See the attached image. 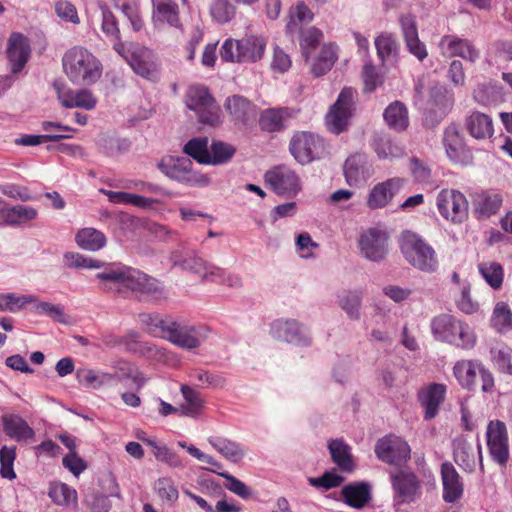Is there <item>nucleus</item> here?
I'll return each mask as SVG.
<instances>
[{
  "label": "nucleus",
  "instance_id": "nucleus-1",
  "mask_svg": "<svg viewBox=\"0 0 512 512\" xmlns=\"http://www.w3.org/2000/svg\"><path fill=\"white\" fill-rule=\"evenodd\" d=\"M66 265L85 269L103 268L95 275L100 289L123 298L133 295L159 298L163 294L157 279L120 262L106 264L79 253H66Z\"/></svg>",
  "mask_w": 512,
  "mask_h": 512
},
{
  "label": "nucleus",
  "instance_id": "nucleus-2",
  "mask_svg": "<svg viewBox=\"0 0 512 512\" xmlns=\"http://www.w3.org/2000/svg\"><path fill=\"white\" fill-rule=\"evenodd\" d=\"M431 331L436 340L463 350H471L477 343L474 329L451 314L435 316L431 321Z\"/></svg>",
  "mask_w": 512,
  "mask_h": 512
},
{
  "label": "nucleus",
  "instance_id": "nucleus-3",
  "mask_svg": "<svg viewBox=\"0 0 512 512\" xmlns=\"http://www.w3.org/2000/svg\"><path fill=\"white\" fill-rule=\"evenodd\" d=\"M101 61L88 49L75 46L66 53V76L74 84L92 85L102 76Z\"/></svg>",
  "mask_w": 512,
  "mask_h": 512
},
{
  "label": "nucleus",
  "instance_id": "nucleus-4",
  "mask_svg": "<svg viewBox=\"0 0 512 512\" xmlns=\"http://www.w3.org/2000/svg\"><path fill=\"white\" fill-rule=\"evenodd\" d=\"M400 248L406 261L414 268L425 273H433L438 269L439 262L434 248L419 235L404 232Z\"/></svg>",
  "mask_w": 512,
  "mask_h": 512
},
{
  "label": "nucleus",
  "instance_id": "nucleus-5",
  "mask_svg": "<svg viewBox=\"0 0 512 512\" xmlns=\"http://www.w3.org/2000/svg\"><path fill=\"white\" fill-rule=\"evenodd\" d=\"M265 48L266 40L261 36L226 39L220 49V57L226 62L254 63L262 59Z\"/></svg>",
  "mask_w": 512,
  "mask_h": 512
},
{
  "label": "nucleus",
  "instance_id": "nucleus-6",
  "mask_svg": "<svg viewBox=\"0 0 512 512\" xmlns=\"http://www.w3.org/2000/svg\"><path fill=\"white\" fill-rule=\"evenodd\" d=\"M184 98L187 108L196 113L199 122L210 126L220 124V107L206 86H190Z\"/></svg>",
  "mask_w": 512,
  "mask_h": 512
},
{
  "label": "nucleus",
  "instance_id": "nucleus-7",
  "mask_svg": "<svg viewBox=\"0 0 512 512\" xmlns=\"http://www.w3.org/2000/svg\"><path fill=\"white\" fill-rule=\"evenodd\" d=\"M453 375L459 385L468 391L476 390L478 378L481 381L482 392L489 393L494 388L492 373L479 360L462 359L457 361L453 367Z\"/></svg>",
  "mask_w": 512,
  "mask_h": 512
},
{
  "label": "nucleus",
  "instance_id": "nucleus-8",
  "mask_svg": "<svg viewBox=\"0 0 512 512\" xmlns=\"http://www.w3.org/2000/svg\"><path fill=\"white\" fill-rule=\"evenodd\" d=\"M356 98V89L345 87L341 90L325 117V124L330 132L340 134L347 130L356 108Z\"/></svg>",
  "mask_w": 512,
  "mask_h": 512
},
{
  "label": "nucleus",
  "instance_id": "nucleus-9",
  "mask_svg": "<svg viewBox=\"0 0 512 512\" xmlns=\"http://www.w3.org/2000/svg\"><path fill=\"white\" fill-rule=\"evenodd\" d=\"M439 214L452 223H462L468 217L466 196L456 189H442L436 197Z\"/></svg>",
  "mask_w": 512,
  "mask_h": 512
},
{
  "label": "nucleus",
  "instance_id": "nucleus-10",
  "mask_svg": "<svg viewBox=\"0 0 512 512\" xmlns=\"http://www.w3.org/2000/svg\"><path fill=\"white\" fill-rule=\"evenodd\" d=\"M388 233L380 228L372 227L363 231L358 240L360 253L366 259L378 262L388 253Z\"/></svg>",
  "mask_w": 512,
  "mask_h": 512
},
{
  "label": "nucleus",
  "instance_id": "nucleus-11",
  "mask_svg": "<svg viewBox=\"0 0 512 512\" xmlns=\"http://www.w3.org/2000/svg\"><path fill=\"white\" fill-rule=\"evenodd\" d=\"M192 162L187 158H163L158 168L170 179L178 182L195 185V184H207L208 178L203 175H198L192 171Z\"/></svg>",
  "mask_w": 512,
  "mask_h": 512
},
{
  "label": "nucleus",
  "instance_id": "nucleus-12",
  "mask_svg": "<svg viewBox=\"0 0 512 512\" xmlns=\"http://www.w3.org/2000/svg\"><path fill=\"white\" fill-rule=\"evenodd\" d=\"M127 62L132 70L140 77L149 80L157 81L160 77V65L158 62L157 54L150 48L144 46L135 47Z\"/></svg>",
  "mask_w": 512,
  "mask_h": 512
},
{
  "label": "nucleus",
  "instance_id": "nucleus-13",
  "mask_svg": "<svg viewBox=\"0 0 512 512\" xmlns=\"http://www.w3.org/2000/svg\"><path fill=\"white\" fill-rule=\"evenodd\" d=\"M411 449L400 437L389 435L379 439L375 446V454L383 462L402 465L410 458Z\"/></svg>",
  "mask_w": 512,
  "mask_h": 512
},
{
  "label": "nucleus",
  "instance_id": "nucleus-14",
  "mask_svg": "<svg viewBox=\"0 0 512 512\" xmlns=\"http://www.w3.org/2000/svg\"><path fill=\"white\" fill-rule=\"evenodd\" d=\"M204 338L200 327L176 321L170 324L165 337L174 345L187 350L198 348Z\"/></svg>",
  "mask_w": 512,
  "mask_h": 512
},
{
  "label": "nucleus",
  "instance_id": "nucleus-15",
  "mask_svg": "<svg viewBox=\"0 0 512 512\" xmlns=\"http://www.w3.org/2000/svg\"><path fill=\"white\" fill-rule=\"evenodd\" d=\"M322 148L321 139L310 132L296 133L289 145L291 154L301 164H307L314 160Z\"/></svg>",
  "mask_w": 512,
  "mask_h": 512
},
{
  "label": "nucleus",
  "instance_id": "nucleus-16",
  "mask_svg": "<svg viewBox=\"0 0 512 512\" xmlns=\"http://www.w3.org/2000/svg\"><path fill=\"white\" fill-rule=\"evenodd\" d=\"M443 145L448 158L456 164H467L472 159V153L465 143V139L456 124L445 128Z\"/></svg>",
  "mask_w": 512,
  "mask_h": 512
},
{
  "label": "nucleus",
  "instance_id": "nucleus-17",
  "mask_svg": "<svg viewBox=\"0 0 512 512\" xmlns=\"http://www.w3.org/2000/svg\"><path fill=\"white\" fill-rule=\"evenodd\" d=\"M265 182L282 196H292L300 190L297 174L285 166L275 167L265 173Z\"/></svg>",
  "mask_w": 512,
  "mask_h": 512
},
{
  "label": "nucleus",
  "instance_id": "nucleus-18",
  "mask_svg": "<svg viewBox=\"0 0 512 512\" xmlns=\"http://www.w3.org/2000/svg\"><path fill=\"white\" fill-rule=\"evenodd\" d=\"M152 22L157 29H181L180 8L176 0H151Z\"/></svg>",
  "mask_w": 512,
  "mask_h": 512
},
{
  "label": "nucleus",
  "instance_id": "nucleus-19",
  "mask_svg": "<svg viewBox=\"0 0 512 512\" xmlns=\"http://www.w3.org/2000/svg\"><path fill=\"white\" fill-rule=\"evenodd\" d=\"M271 332L273 337L287 343L298 346L311 344V338L304 327L296 320H276L272 324Z\"/></svg>",
  "mask_w": 512,
  "mask_h": 512
},
{
  "label": "nucleus",
  "instance_id": "nucleus-20",
  "mask_svg": "<svg viewBox=\"0 0 512 512\" xmlns=\"http://www.w3.org/2000/svg\"><path fill=\"white\" fill-rule=\"evenodd\" d=\"M404 182L403 178L393 177L377 183L368 194L367 206L372 210L386 207L403 187Z\"/></svg>",
  "mask_w": 512,
  "mask_h": 512
},
{
  "label": "nucleus",
  "instance_id": "nucleus-21",
  "mask_svg": "<svg viewBox=\"0 0 512 512\" xmlns=\"http://www.w3.org/2000/svg\"><path fill=\"white\" fill-rule=\"evenodd\" d=\"M446 392V385L440 383H430L418 392V400L424 408L425 419L430 420L437 416Z\"/></svg>",
  "mask_w": 512,
  "mask_h": 512
},
{
  "label": "nucleus",
  "instance_id": "nucleus-22",
  "mask_svg": "<svg viewBox=\"0 0 512 512\" xmlns=\"http://www.w3.org/2000/svg\"><path fill=\"white\" fill-rule=\"evenodd\" d=\"M225 111L235 125H246L256 117V106L241 95H232L224 102Z\"/></svg>",
  "mask_w": 512,
  "mask_h": 512
},
{
  "label": "nucleus",
  "instance_id": "nucleus-23",
  "mask_svg": "<svg viewBox=\"0 0 512 512\" xmlns=\"http://www.w3.org/2000/svg\"><path fill=\"white\" fill-rule=\"evenodd\" d=\"M372 174L367 155L355 153L344 164V175L348 185L357 186L365 182Z\"/></svg>",
  "mask_w": 512,
  "mask_h": 512
},
{
  "label": "nucleus",
  "instance_id": "nucleus-24",
  "mask_svg": "<svg viewBox=\"0 0 512 512\" xmlns=\"http://www.w3.org/2000/svg\"><path fill=\"white\" fill-rule=\"evenodd\" d=\"M392 485L403 503H410L420 495V482L413 472L400 471L392 476Z\"/></svg>",
  "mask_w": 512,
  "mask_h": 512
},
{
  "label": "nucleus",
  "instance_id": "nucleus-25",
  "mask_svg": "<svg viewBox=\"0 0 512 512\" xmlns=\"http://www.w3.org/2000/svg\"><path fill=\"white\" fill-rule=\"evenodd\" d=\"M38 212L34 207L25 205L0 206V227H18L36 219Z\"/></svg>",
  "mask_w": 512,
  "mask_h": 512
},
{
  "label": "nucleus",
  "instance_id": "nucleus-26",
  "mask_svg": "<svg viewBox=\"0 0 512 512\" xmlns=\"http://www.w3.org/2000/svg\"><path fill=\"white\" fill-rule=\"evenodd\" d=\"M114 345L122 346L126 351L146 358L160 359L163 352L151 342H143L137 332L131 331L123 337L117 338Z\"/></svg>",
  "mask_w": 512,
  "mask_h": 512
},
{
  "label": "nucleus",
  "instance_id": "nucleus-27",
  "mask_svg": "<svg viewBox=\"0 0 512 512\" xmlns=\"http://www.w3.org/2000/svg\"><path fill=\"white\" fill-rule=\"evenodd\" d=\"M7 56L11 62L12 73L20 72L30 56V45L27 38L20 33H13L9 39Z\"/></svg>",
  "mask_w": 512,
  "mask_h": 512
},
{
  "label": "nucleus",
  "instance_id": "nucleus-28",
  "mask_svg": "<svg viewBox=\"0 0 512 512\" xmlns=\"http://www.w3.org/2000/svg\"><path fill=\"white\" fill-rule=\"evenodd\" d=\"M439 45L442 54L447 56H459L471 62H475L479 57V52L468 40L453 35L443 36Z\"/></svg>",
  "mask_w": 512,
  "mask_h": 512
},
{
  "label": "nucleus",
  "instance_id": "nucleus-29",
  "mask_svg": "<svg viewBox=\"0 0 512 512\" xmlns=\"http://www.w3.org/2000/svg\"><path fill=\"white\" fill-rule=\"evenodd\" d=\"M441 477L443 484V499L447 503H454L463 495V483L450 462H445L441 466Z\"/></svg>",
  "mask_w": 512,
  "mask_h": 512
},
{
  "label": "nucleus",
  "instance_id": "nucleus-30",
  "mask_svg": "<svg viewBox=\"0 0 512 512\" xmlns=\"http://www.w3.org/2000/svg\"><path fill=\"white\" fill-rule=\"evenodd\" d=\"M467 132L477 140L491 138L494 134L493 120L490 115L474 110L465 118Z\"/></svg>",
  "mask_w": 512,
  "mask_h": 512
},
{
  "label": "nucleus",
  "instance_id": "nucleus-31",
  "mask_svg": "<svg viewBox=\"0 0 512 512\" xmlns=\"http://www.w3.org/2000/svg\"><path fill=\"white\" fill-rule=\"evenodd\" d=\"M292 117L293 111L287 107L266 109L260 115L259 126L265 132H278L284 128L285 122Z\"/></svg>",
  "mask_w": 512,
  "mask_h": 512
},
{
  "label": "nucleus",
  "instance_id": "nucleus-32",
  "mask_svg": "<svg viewBox=\"0 0 512 512\" xmlns=\"http://www.w3.org/2000/svg\"><path fill=\"white\" fill-rule=\"evenodd\" d=\"M341 496L349 507L361 509L371 499L370 485L366 482H354L345 485L341 490Z\"/></svg>",
  "mask_w": 512,
  "mask_h": 512
},
{
  "label": "nucleus",
  "instance_id": "nucleus-33",
  "mask_svg": "<svg viewBox=\"0 0 512 512\" xmlns=\"http://www.w3.org/2000/svg\"><path fill=\"white\" fill-rule=\"evenodd\" d=\"M171 261L174 266L199 274L202 278L205 273H209L212 266L194 252L183 253L180 250L172 252Z\"/></svg>",
  "mask_w": 512,
  "mask_h": 512
},
{
  "label": "nucleus",
  "instance_id": "nucleus-34",
  "mask_svg": "<svg viewBox=\"0 0 512 512\" xmlns=\"http://www.w3.org/2000/svg\"><path fill=\"white\" fill-rule=\"evenodd\" d=\"M208 443L226 460L237 463L245 456V449L238 442L221 436H210Z\"/></svg>",
  "mask_w": 512,
  "mask_h": 512
},
{
  "label": "nucleus",
  "instance_id": "nucleus-35",
  "mask_svg": "<svg viewBox=\"0 0 512 512\" xmlns=\"http://www.w3.org/2000/svg\"><path fill=\"white\" fill-rule=\"evenodd\" d=\"M2 424L4 433L10 438L20 441L34 436L33 429L23 418L16 414L3 415Z\"/></svg>",
  "mask_w": 512,
  "mask_h": 512
},
{
  "label": "nucleus",
  "instance_id": "nucleus-36",
  "mask_svg": "<svg viewBox=\"0 0 512 512\" xmlns=\"http://www.w3.org/2000/svg\"><path fill=\"white\" fill-rule=\"evenodd\" d=\"M337 59V46L333 43L324 44L310 71L315 77L323 76L331 70Z\"/></svg>",
  "mask_w": 512,
  "mask_h": 512
},
{
  "label": "nucleus",
  "instance_id": "nucleus-37",
  "mask_svg": "<svg viewBox=\"0 0 512 512\" xmlns=\"http://www.w3.org/2000/svg\"><path fill=\"white\" fill-rule=\"evenodd\" d=\"M333 462L344 472H351L354 469V462L351 454V447L342 439L331 440L328 444Z\"/></svg>",
  "mask_w": 512,
  "mask_h": 512
},
{
  "label": "nucleus",
  "instance_id": "nucleus-38",
  "mask_svg": "<svg viewBox=\"0 0 512 512\" xmlns=\"http://www.w3.org/2000/svg\"><path fill=\"white\" fill-rule=\"evenodd\" d=\"M299 45L302 56L308 61L311 54L316 50L324 39L322 30L315 26L302 27L298 31Z\"/></svg>",
  "mask_w": 512,
  "mask_h": 512
},
{
  "label": "nucleus",
  "instance_id": "nucleus-39",
  "mask_svg": "<svg viewBox=\"0 0 512 512\" xmlns=\"http://www.w3.org/2000/svg\"><path fill=\"white\" fill-rule=\"evenodd\" d=\"M383 116L387 125L395 131H404L409 125L407 108L400 101L391 103L385 109Z\"/></svg>",
  "mask_w": 512,
  "mask_h": 512
},
{
  "label": "nucleus",
  "instance_id": "nucleus-40",
  "mask_svg": "<svg viewBox=\"0 0 512 512\" xmlns=\"http://www.w3.org/2000/svg\"><path fill=\"white\" fill-rule=\"evenodd\" d=\"M75 241L81 249L92 252L99 251L107 243L104 233L90 227L80 229L75 236Z\"/></svg>",
  "mask_w": 512,
  "mask_h": 512
},
{
  "label": "nucleus",
  "instance_id": "nucleus-41",
  "mask_svg": "<svg viewBox=\"0 0 512 512\" xmlns=\"http://www.w3.org/2000/svg\"><path fill=\"white\" fill-rule=\"evenodd\" d=\"M139 321L147 333L163 339H165L169 326L173 322L172 319L164 318L155 313H141L139 314Z\"/></svg>",
  "mask_w": 512,
  "mask_h": 512
},
{
  "label": "nucleus",
  "instance_id": "nucleus-42",
  "mask_svg": "<svg viewBox=\"0 0 512 512\" xmlns=\"http://www.w3.org/2000/svg\"><path fill=\"white\" fill-rule=\"evenodd\" d=\"M454 461L465 471H473L475 468V455L472 445L463 437L453 441Z\"/></svg>",
  "mask_w": 512,
  "mask_h": 512
},
{
  "label": "nucleus",
  "instance_id": "nucleus-43",
  "mask_svg": "<svg viewBox=\"0 0 512 512\" xmlns=\"http://www.w3.org/2000/svg\"><path fill=\"white\" fill-rule=\"evenodd\" d=\"M180 391L185 400V403L180 406L181 414L189 417L197 416L204 405L201 394L186 384L181 385Z\"/></svg>",
  "mask_w": 512,
  "mask_h": 512
},
{
  "label": "nucleus",
  "instance_id": "nucleus-44",
  "mask_svg": "<svg viewBox=\"0 0 512 512\" xmlns=\"http://www.w3.org/2000/svg\"><path fill=\"white\" fill-rule=\"evenodd\" d=\"M209 12L213 21L226 24L235 18L237 6L233 0H213Z\"/></svg>",
  "mask_w": 512,
  "mask_h": 512
},
{
  "label": "nucleus",
  "instance_id": "nucleus-45",
  "mask_svg": "<svg viewBox=\"0 0 512 512\" xmlns=\"http://www.w3.org/2000/svg\"><path fill=\"white\" fill-rule=\"evenodd\" d=\"M490 323L495 330L501 333L512 329V311L506 302L500 301L496 303Z\"/></svg>",
  "mask_w": 512,
  "mask_h": 512
},
{
  "label": "nucleus",
  "instance_id": "nucleus-46",
  "mask_svg": "<svg viewBox=\"0 0 512 512\" xmlns=\"http://www.w3.org/2000/svg\"><path fill=\"white\" fill-rule=\"evenodd\" d=\"M66 449V469L75 477H79L88 468V463L76 452L75 438L69 435H66Z\"/></svg>",
  "mask_w": 512,
  "mask_h": 512
},
{
  "label": "nucleus",
  "instance_id": "nucleus-47",
  "mask_svg": "<svg viewBox=\"0 0 512 512\" xmlns=\"http://www.w3.org/2000/svg\"><path fill=\"white\" fill-rule=\"evenodd\" d=\"M313 18L314 14L311 9L304 2H298L289 10V21L286 25L287 32H295L298 25L308 24Z\"/></svg>",
  "mask_w": 512,
  "mask_h": 512
},
{
  "label": "nucleus",
  "instance_id": "nucleus-48",
  "mask_svg": "<svg viewBox=\"0 0 512 512\" xmlns=\"http://www.w3.org/2000/svg\"><path fill=\"white\" fill-rule=\"evenodd\" d=\"M183 151L200 164L209 163L210 147L208 146L207 137H198L189 140L185 144Z\"/></svg>",
  "mask_w": 512,
  "mask_h": 512
},
{
  "label": "nucleus",
  "instance_id": "nucleus-49",
  "mask_svg": "<svg viewBox=\"0 0 512 512\" xmlns=\"http://www.w3.org/2000/svg\"><path fill=\"white\" fill-rule=\"evenodd\" d=\"M378 58L385 63L397 54L398 43L394 35L381 33L375 39Z\"/></svg>",
  "mask_w": 512,
  "mask_h": 512
},
{
  "label": "nucleus",
  "instance_id": "nucleus-50",
  "mask_svg": "<svg viewBox=\"0 0 512 512\" xmlns=\"http://www.w3.org/2000/svg\"><path fill=\"white\" fill-rule=\"evenodd\" d=\"M96 104L97 99L89 90L82 89L66 92V108L79 107L92 110L95 108Z\"/></svg>",
  "mask_w": 512,
  "mask_h": 512
},
{
  "label": "nucleus",
  "instance_id": "nucleus-51",
  "mask_svg": "<svg viewBox=\"0 0 512 512\" xmlns=\"http://www.w3.org/2000/svg\"><path fill=\"white\" fill-rule=\"evenodd\" d=\"M115 368L118 379H131L136 385L137 390H140L147 382V378L143 373L135 365L129 362L120 361L117 363Z\"/></svg>",
  "mask_w": 512,
  "mask_h": 512
},
{
  "label": "nucleus",
  "instance_id": "nucleus-52",
  "mask_svg": "<svg viewBox=\"0 0 512 512\" xmlns=\"http://www.w3.org/2000/svg\"><path fill=\"white\" fill-rule=\"evenodd\" d=\"M235 148L222 141H212L209 152L210 165H219L228 162L235 154Z\"/></svg>",
  "mask_w": 512,
  "mask_h": 512
},
{
  "label": "nucleus",
  "instance_id": "nucleus-53",
  "mask_svg": "<svg viewBox=\"0 0 512 512\" xmlns=\"http://www.w3.org/2000/svg\"><path fill=\"white\" fill-rule=\"evenodd\" d=\"M492 361L502 373L512 375V349L500 344L491 349Z\"/></svg>",
  "mask_w": 512,
  "mask_h": 512
},
{
  "label": "nucleus",
  "instance_id": "nucleus-54",
  "mask_svg": "<svg viewBox=\"0 0 512 512\" xmlns=\"http://www.w3.org/2000/svg\"><path fill=\"white\" fill-rule=\"evenodd\" d=\"M485 281L493 288L499 289L503 283V268L497 262H483L478 266Z\"/></svg>",
  "mask_w": 512,
  "mask_h": 512
},
{
  "label": "nucleus",
  "instance_id": "nucleus-55",
  "mask_svg": "<svg viewBox=\"0 0 512 512\" xmlns=\"http://www.w3.org/2000/svg\"><path fill=\"white\" fill-rule=\"evenodd\" d=\"M361 294L357 291H347L339 297V305L352 320L360 318Z\"/></svg>",
  "mask_w": 512,
  "mask_h": 512
},
{
  "label": "nucleus",
  "instance_id": "nucleus-56",
  "mask_svg": "<svg viewBox=\"0 0 512 512\" xmlns=\"http://www.w3.org/2000/svg\"><path fill=\"white\" fill-rule=\"evenodd\" d=\"M502 204V197L499 194H481L475 200L476 212L482 216L496 214Z\"/></svg>",
  "mask_w": 512,
  "mask_h": 512
},
{
  "label": "nucleus",
  "instance_id": "nucleus-57",
  "mask_svg": "<svg viewBox=\"0 0 512 512\" xmlns=\"http://www.w3.org/2000/svg\"><path fill=\"white\" fill-rule=\"evenodd\" d=\"M203 280L223 283L229 287L239 288L242 286V279L235 274H227L224 269L216 266H211L209 273H205Z\"/></svg>",
  "mask_w": 512,
  "mask_h": 512
},
{
  "label": "nucleus",
  "instance_id": "nucleus-58",
  "mask_svg": "<svg viewBox=\"0 0 512 512\" xmlns=\"http://www.w3.org/2000/svg\"><path fill=\"white\" fill-rule=\"evenodd\" d=\"M36 302V297L32 295L16 296L14 293L0 294V311L17 312L25 304Z\"/></svg>",
  "mask_w": 512,
  "mask_h": 512
},
{
  "label": "nucleus",
  "instance_id": "nucleus-59",
  "mask_svg": "<svg viewBox=\"0 0 512 512\" xmlns=\"http://www.w3.org/2000/svg\"><path fill=\"white\" fill-rule=\"evenodd\" d=\"M16 458L15 446H3L0 449V475L2 478L13 480L16 478L13 465Z\"/></svg>",
  "mask_w": 512,
  "mask_h": 512
},
{
  "label": "nucleus",
  "instance_id": "nucleus-60",
  "mask_svg": "<svg viewBox=\"0 0 512 512\" xmlns=\"http://www.w3.org/2000/svg\"><path fill=\"white\" fill-rule=\"evenodd\" d=\"M143 442L153 449V455L157 460L165 462L171 467L181 466L182 463L178 455L167 446L158 445L157 442L152 439H144Z\"/></svg>",
  "mask_w": 512,
  "mask_h": 512
},
{
  "label": "nucleus",
  "instance_id": "nucleus-61",
  "mask_svg": "<svg viewBox=\"0 0 512 512\" xmlns=\"http://www.w3.org/2000/svg\"><path fill=\"white\" fill-rule=\"evenodd\" d=\"M76 377L80 385L91 388H98L113 379L110 374H96L93 370L88 369H79Z\"/></svg>",
  "mask_w": 512,
  "mask_h": 512
},
{
  "label": "nucleus",
  "instance_id": "nucleus-62",
  "mask_svg": "<svg viewBox=\"0 0 512 512\" xmlns=\"http://www.w3.org/2000/svg\"><path fill=\"white\" fill-rule=\"evenodd\" d=\"M155 490L162 501L172 504L178 499V490L170 478L158 479L155 483Z\"/></svg>",
  "mask_w": 512,
  "mask_h": 512
},
{
  "label": "nucleus",
  "instance_id": "nucleus-63",
  "mask_svg": "<svg viewBox=\"0 0 512 512\" xmlns=\"http://www.w3.org/2000/svg\"><path fill=\"white\" fill-rule=\"evenodd\" d=\"M486 437L487 445L508 442L509 438L505 423L500 420L490 421L487 426Z\"/></svg>",
  "mask_w": 512,
  "mask_h": 512
},
{
  "label": "nucleus",
  "instance_id": "nucleus-64",
  "mask_svg": "<svg viewBox=\"0 0 512 512\" xmlns=\"http://www.w3.org/2000/svg\"><path fill=\"white\" fill-rule=\"evenodd\" d=\"M121 11L129 19L134 31H140L144 27V21L140 14L139 4L135 1H126L121 5Z\"/></svg>",
  "mask_w": 512,
  "mask_h": 512
}]
</instances>
